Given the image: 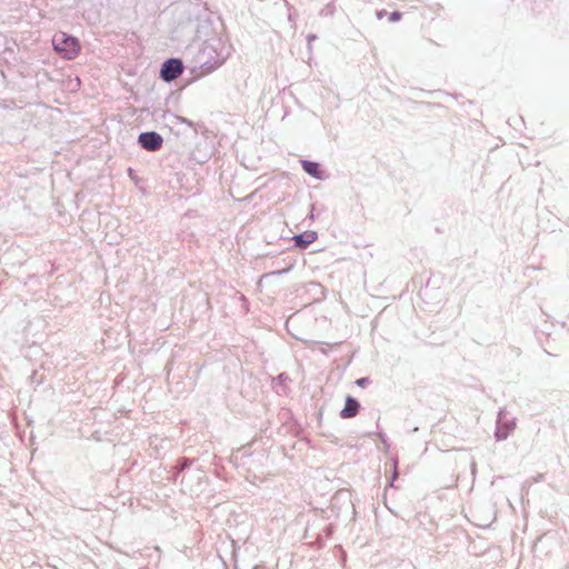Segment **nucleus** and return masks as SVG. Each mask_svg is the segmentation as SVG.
Returning a JSON list of instances; mask_svg holds the SVG:
<instances>
[{
  "label": "nucleus",
  "instance_id": "obj_1",
  "mask_svg": "<svg viewBox=\"0 0 569 569\" xmlns=\"http://www.w3.org/2000/svg\"><path fill=\"white\" fill-rule=\"evenodd\" d=\"M52 47L63 59L73 60L80 52V43L76 37L66 32H57L52 38Z\"/></svg>",
  "mask_w": 569,
  "mask_h": 569
},
{
  "label": "nucleus",
  "instance_id": "obj_2",
  "mask_svg": "<svg viewBox=\"0 0 569 569\" xmlns=\"http://www.w3.org/2000/svg\"><path fill=\"white\" fill-rule=\"evenodd\" d=\"M182 62L179 59H169L162 64L160 74L164 81H172L182 73Z\"/></svg>",
  "mask_w": 569,
  "mask_h": 569
},
{
  "label": "nucleus",
  "instance_id": "obj_3",
  "mask_svg": "<svg viewBox=\"0 0 569 569\" xmlns=\"http://www.w3.org/2000/svg\"><path fill=\"white\" fill-rule=\"evenodd\" d=\"M139 142L144 149L156 151L160 149L162 144V138L156 132H144L139 136Z\"/></svg>",
  "mask_w": 569,
  "mask_h": 569
},
{
  "label": "nucleus",
  "instance_id": "obj_4",
  "mask_svg": "<svg viewBox=\"0 0 569 569\" xmlns=\"http://www.w3.org/2000/svg\"><path fill=\"white\" fill-rule=\"evenodd\" d=\"M515 421H503L502 413H500L498 425H497V431L496 437L498 440H505L509 436V433L515 429Z\"/></svg>",
  "mask_w": 569,
  "mask_h": 569
},
{
  "label": "nucleus",
  "instance_id": "obj_5",
  "mask_svg": "<svg viewBox=\"0 0 569 569\" xmlns=\"http://www.w3.org/2000/svg\"><path fill=\"white\" fill-rule=\"evenodd\" d=\"M317 232L307 231L301 234H297L293 237L296 244L300 248H306L308 244L315 242L317 240Z\"/></svg>",
  "mask_w": 569,
  "mask_h": 569
},
{
  "label": "nucleus",
  "instance_id": "obj_6",
  "mask_svg": "<svg viewBox=\"0 0 569 569\" xmlns=\"http://www.w3.org/2000/svg\"><path fill=\"white\" fill-rule=\"evenodd\" d=\"M359 403L353 398L348 397L346 400L345 408L341 410L340 416L342 418L355 417L358 412Z\"/></svg>",
  "mask_w": 569,
  "mask_h": 569
},
{
  "label": "nucleus",
  "instance_id": "obj_7",
  "mask_svg": "<svg viewBox=\"0 0 569 569\" xmlns=\"http://www.w3.org/2000/svg\"><path fill=\"white\" fill-rule=\"evenodd\" d=\"M302 168L310 176L321 179L318 163L305 160L302 161Z\"/></svg>",
  "mask_w": 569,
  "mask_h": 569
},
{
  "label": "nucleus",
  "instance_id": "obj_8",
  "mask_svg": "<svg viewBox=\"0 0 569 569\" xmlns=\"http://www.w3.org/2000/svg\"><path fill=\"white\" fill-rule=\"evenodd\" d=\"M401 14L399 12H392L390 16V21L396 22L400 19Z\"/></svg>",
  "mask_w": 569,
  "mask_h": 569
},
{
  "label": "nucleus",
  "instance_id": "obj_9",
  "mask_svg": "<svg viewBox=\"0 0 569 569\" xmlns=\"http://www.w3.org/2000/svg\"><path fill=\"white\" fill-rule=\"evenodd\" d=\"M368 382V379L367 378H361V379H358L357 380V385L360 386V387H363L366 386Z\"/></svg>",
  "mask_w": 569,
  "mask_h": 569
}]
</instances>
